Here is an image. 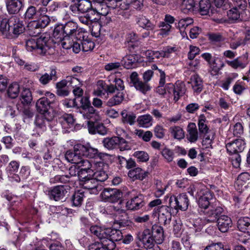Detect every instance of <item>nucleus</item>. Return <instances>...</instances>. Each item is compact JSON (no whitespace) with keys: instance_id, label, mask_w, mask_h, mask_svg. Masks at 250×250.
<instances>
[{"instance_id":"obj_43","label":"nucleus","mask_w":250,"mask_h":250,"mask_svg":"<svg viewBox=\"0 0 250 250\" xmlns=\"http://www.w3.org/2000/svg\"><path fill=\"white\" fill-rule=\"evenodd\" d=\"M181 2V10L184 13L192 12L195 7L194 0H178Z\"/></svg>"},{"instance_id":"obj_28","label":"nucleus","mask_w":250,"mask_h":250,"mask_svg":"<svg viewBox=\"0 0 250 250\" xmlns=\"http://www.w3.org/2000/svg\"><path fill=\"white\" fill-rule=\"evenodd\" d=\"M85 36L84 34L83 35V38H81L80 40L77 39L75 40L74 43H79L80 45V50L75 53H78L81 50L84 52H87L90 50H92L94 47V43L93 42L84 39Z\"/></svg>"},{"instance_id":"obj_17","label":"nucleus","mask_w":250,"mask_h":250,"mask_svg":"<svg viewBox=\"0 0 250 250\" xmlns=\"http://www.w3.org/2000/svg\"><path fill=\"white\" fill-rule=\"evenodd\" d=\"M213 194L209 190H207L199 198L198 205L200 208L207 209L210 206L214 205Z\"/></svg>"},{"instance_id":"obj_50","label":"nucleus","mask_w":250,"mask_h":250,"mask_svg":"<svg viewBox=\"0 0 250 250\" xmlns=\"http://www.w3.org/2000/svg\"><path fill=\"white\" fill-rule=\"evenodd\" d=\"M64 35L65 34L63 33L62 29V24L58 25L55 26L53 31V36L57 40L56 42H60L62 45V41L63 40Z\"/></svg>"},{"instance_id":"obj_29","label":"nucleus","mask_w":250,"mask_h":250,"mask_svg":"<svg viewBox=\"0 0 250 250\" xmlns=\"http://www.w3.org/2000/svg\"><path fill=\"white\" fill-rule=\"evenodd\" d=\"M148 172L146 171L140 167H137L130 170L128 172V176L129 177L135 180H144L146 177L147 176Z\"/></svg>"},{"instance_id":"obj_5","label":"nucleus","mask_w":250,"mask_h":250,"mask_svg":"<svg viewBox=\"0 0 250 250\" xmlns=\"http://www.w3.org/2000/svg\"><path fill=\"white\" fill-rule=\"evenodd\" d=\"M103 146L109 150H112L118 147L120 150L123 151L129 149L126 141L123 138L117 136L107 137L102 141Z\"/></svg>"},{"instance_id":"obj_39","label":"nucleus","mask_w":250,"mask_h":250,"mask_svg":"<svg viewBox=\"0 0 250 250\" xmlns=\"http://www.w3.org/2000/svg\"><path fill=\"white\" fill-rule=\"evenodd\" d=\"M237 228L244 232H250V218L249 217L240 218L237 221Z\"/></svg>"},{"instance_id":"obj_46","label":"nucleus","mask_w":250,"mask_h":250,"mask_svg":"<svg viewBox=\"0 0 250 250\" xmlns=\"http://www.w3.org/2000/svg\"><path fill=\"white\" fill-rule=\"evenodd\" d=\"M84 197L83 191L79 190L75 192L71 198L73 206L75 207L81 206L83 201Z\"/></svg>"},{"instance_id":"obj_25","label":"nucleus","mask_w":250,"mask_h":250,"mask_svg":"<svg viewBox=\"0 0 250 250\" xmlns=\"http://www.w3.org/2000/svg\"><path fill=\"white\" fill-rule=\"evenodd\" d=\"M188 83L191 84L194 92L199 93L202 91L203 81L199 75L195 74L192 75Z\"/></svg>"},{"instance_id":"obj_27","label":"nucleus","mask_w":250,"mask_h":250,"mask_svg":"<svg viewBox=\"0 0 250 250\" xmlns=\"http://www.w3.org/2000/svg\"><path fill=\"white\" fill-rule=\"evenodd\" d=\"M105 233L104 238L113 242L121 241L123 239V234L119 229L107 228Z\"/></svg>"},{"instance_id":"obj_42","label":"nucleus","mask_w":250,"mask_h":250,"mask_svg":"<svg viewBox=\"0 0 250 250\" xmlns=\"http://www.w3.org/2000/svg\"><path fill=\"white\" fill-rule=\"evenodd\" d=\"M33 97L31 91L28 88H24L22 91L21 97L20 101L23 105H28L32 102Z\"/></svg>"},{"instance_id":"obj_36","label":"nucleus","mask_w":250,"mask_h":250,"mask_svg":"<svg viewBox=\"0 0 250 250\" xmlns=\"http://www.w3.org/2000/svg\"><path fill=\"white\" fill-rule=\"evenodd\" d=\"M137 23L139 26L147 30H152L155 27V25L154 23L143 15H140L137 18Z\"/></svg>"},{"instance_id":"obj_40","label":"nucleus","mask_w":250,"mask_h":250,"mask_svg":"<svg viewBox=\"0 0 250 250\" xmlns=\"http://www.w3.org/2000/svg\"><path fill=\"white\" fill-rule=\"evenodd\" d=\"M122 121L124 124H128L130 125H132L134 124L136 116L135 115L131 112H128L126 110H123L121 113Z\"/></svg>"},{"instance_id":"obj_30","label":"nucleus","mask_w":250,"mask_h":250,"mask_svg":"<svg viewBox=\"0 0 250 250\" xmlns=\"http://www.w3.org/2000/svg\"><path fill=\"white\" fill-rule=\"evenodd\" d=\"M245 10L240 9L238 6H235L227 12L228 18L229 20L234 21H242L243 14Z\"/></svg>"},{"instance_id":"obj_1","label":"nucleus","mask_w":250,"mask_h":250,"mask_svg":"<svg viewBox=\"0 0 250 250\" xmlns=\"http://www.w3.org/2000/svg\"><path fill=\"white\" fill-rule=\"evenodd\" d=\"M63 33L65 34L62 41V47L65 49H72L73 52H77L80 50L79 43H74L75 40H80L83 38L84 33L78 29L77 24L73 21H69L65 24H62Z\"/></svg>"},{"instance_id":"obj_23","label":"nucleus","mask_w":250,"mask_h":250,"mask_svg":"<svg viewBox=\"0 0 250 250\" xmlns=\"http://www.w3.org/2000/svg\"><path fill=\"white\" fill-rule=\"evenodd\" d=\"M248 56L246 55L239 57L233 61L227 60L226 63L234 69H244L248 64Z\"/></svg>"},{"instance_id":"obj_10","label":"nucleus","mask_w":250,"mask_h":250,"mask_svg":"<svg viewBox=\"0 0 250 250\" xmlns=\"http://www.w3.org/2000/svg\"><path fill=\"white\" fill-rule=\"evenodd\" d=\"M71 2L69 9L75 14L85 13L92 7L89 0H71Z\"/></svg>"},{"instance_id":"obj_24","label":"nucleus","mask_w":250,"mask_h":250,"mask_svg":"<svg viewBox=\"0 0 250 250\" xmlns=\"http://www.w3.org/2000/svg\"><path fill=\"white\" fill-rule=\"evenodd\" d=\"M6 8L10 14H17L23 6L22 0H6Z\"/></svg>"},{"instance_id":"obj_11","label":"nucleus","mask_w":250,"mask_h":250,"mask_svg":"<svg viewBox=\"0 0 250 250\" xmlns=\"http://www.w3.org/2000/svg\"><path fill=\"white\" fill-rule=\"evenodd\" d=\"M129 78L131 85L143 94H146L151 89V86L148 83L140 80L136 72H132L130 75Z\"/></svg>"},{"instance_id":"obj_63","label":"nucleus","mask_w":250,"mask_h":250,"mask_svg":"<svg viewBox=\"0 0 250 250\" xmlns=\"http://www.w3.org/2000/svg\"><path fill=\"white\" fill-rule=\"evenodd\" d=\"M77 166L80 169L88 171H93L92 169V165L89 161L83 158L82 161L80 162V164H78Z\"/></svg>"},{"instance_id":"obj_18","label":"nucleus","mask_w":250,"mask_h":250,"mask_svg":"<svg viewBox=\"0 0 250 250\" xmlns=\"http://www.w3.org/2000/svg\"><path fill=\"white\" fill-rule=\"evenodd\" d=\"M145 206V202L143 195L139 194L132 198L125 203V207L127 210H136L141 208Z\"/></svg>"},{"instance_id":"obj_45","label":"nucleus","mask_w":250,"mask_h":250,"mask_svg":"<svg viewBox=\"0 0 250 250\" xmlns=\"http://www.w3.org/2000/svg\"><path fill=\"white\" fill-rule=\"evenodd\" d=\"M136 59L133 55H126L123 57L121 61V66L123 65L126 69H130L134 67Z\"/></svg>"},{"instance_id":"obj_62","label":"nucleus","mask_w":250,"mask_h":250,"mask_svg":"<svg viewBox=\"0 0 250 250\" xmlns=\"http://www.w3.org/2000/svg\"><path fill=\"white\" fill-rule=\"evenodd\" d=\"M171 208L170 206H162L157 209L158 214L162 216L163 215L169 218H171Z\"/></svg>"},{"instance_id":"obj_15","label":"nucleus","mask_w":250,"mask_h":250,"mask_svg":"<svg viewBox=\"0 0 250 250\" xmlns=\"http://www.w3.org/2000/svg\"><path fill=\"white\" fill-rule=\"evenodd\" d=\"M67 191L64 186L60 185L53 187L48 192V195L51 200L55 201H62L65 199Z\"/></svg>"},{"instance_id":"obj_16","label":"nucleus","mask_w":250,"mask_h":250,"mask_svg":"<svg viewBox=\"0 0 250 250\" xmlns=\"http://www.w3.org/2000/svg\"><path fill=\"white\" fill-rule=\"evenodd\" d=\"M226 147L228 152L230 154L239 153L244 150L245 147V143L243 140L237 139L234 141L227 143L226 145Z\"/></svg>"},{"instance_id":"obj_7","label":"nucleus","mask_w":250,"mask_h":250,"mask_svg":"<svg viewBox=\"0 0 250 250\" xmlns=\"http://www.w3.org/2000/svg\"><path fill=\"white\" fill-rule=\"evenodd\" d=\"M50 22L49 17L46 15L42 16L38 21H34L30 22L28 25L30 34L36 36L40 33V28L46 27Z\"/></svg>"},{"instance_id":"obj_54","label":"nucleus","mask_w":250,"mask_h":250,"mask_svg":"<svg viewBox=\"0 0 250 250\" xmlns=\"http://www.w3.org/2000/svg\"><path fill=\"white\" fill-rule=\"evenodd\" d=\"M92 177L93 179H95L97 182H102L107 179L108 175L106 172L104 170H98L94 172V170H93Z\"/></svg>"},{"instance_id":"obj_32","label":"nucleus","mask_w":250,"mask_h":250,"mask_svg":"<svg viewBox=\"0 0 250 250\" xmlns=\"http://www.w3.org/2000/svg\"><path fill=\"white\" fill-rule=\"evenodd\" d=\"M80 145V149L81 150L83 156H85L90 158H93L98 156V150L88 145Z\"/></svg>"},{"instance_id":"obj_26","label":"nucleus","mask_w":250,"mask_h":250,"mask_svg":"<svg viewBox=\"0 0 250 250\" xmlns=\"http://www.w3.org/2000/svg\"><path fill=\"white\" fill-rule=\"evenodd\" d=\"M250 180V175L248 172L241 173L235 183V187L237 190H243L246 188L247 184Z\"/></svg>"},{"instance_id":"obj_20","label":"nucleus","mask_w":250,"mask_h":250,"mask_svg":"<svg viewBox=\"0 0 250 250\" xmlns=\"http://www.w3.org/2000/svg\"><path fill=\"white\" fill-rule=\"evenodd\" d=\"M218 229L222 232H227L232 227V222L231 218L227 215H221L216 221Z\"/></svg>"},{"instance_id":"obj_44","label":"nucleus","mask_w":250,"mask_h":250,"mask_svg":"<svg viewBox=\"0 0 250 250\" xmlns=\"http://www.w3.org/2000/svg\"><path fill=\"white\" fill-rule=\"evenodd\" d=\"M159 73L160 77L159 85L157 87L156 92L160 95H164L167 93V84L166 85L165 87H164V85L166 82L165 73L164 71L162 70H159Z\"/></svg>"},{"instance_id":"obj_55","label":"nucleus","mask_w":250,"mask_h":250,"mask_svg":"<svg viewBox=\"0 0 250 250\" xmlns=\"http://www.w3.org/2000/svg\"><path fill=\"white\" fill-rule=\"evenodd\" d=\"M169 129L172 135L175 139L180 140L184 138L185 136L184 132L180 126H172Z\"/></svg>"},{"instance_id":"obj_6","label":"nucleus","mask_w":250,"mask_h":250,"mask_svg":"<svg viewBox=\"0 0 250 250\" xmlns=\"http://www.w3.org/2000/svg\"><path fill=\"white\" fill-rule=\"evenodd\" d=\"M167 93L172 95L173 100L175 102L178 101L180 98L183 96L186 92L185 84L182 82L177 81L174 84L171 83L167 84Z\"/></svg>"},{"instance_id":"obj_57","label":"nucleus","mask_w":250,"mask_h":250,"mask_svg":"<svg viewBox=\"0 0 250 250\" xmlns=\"http://www.w3.org/2000/svg\"><path fill=\"white\" fill-rule=\"evenodd\" d=\"M123 196L122 192L117 188H113L110 196L108 198L107 202L115 203L118 202Z\"/></svg>"},{"instance_id":"obj_37","label":"nucleus","mask_w":250,"mask_h":250,"mask_svg":"<svg viewBox=\"0 0 250 250\" xmlns=\"http://www.w3.org/2000/svg\"><path fill=\"white\" fill-rule=\"evenodd\" d=\"M59 121L62 127L68 128L73 125L74 119L71 114L64 113L59 118Z\"/></svg>"},{"instance_id":"obj_33","label":"nucleus","mask_w":250,"mask_h":250,"mask_svg":"<svg viewBox=\"0 0 250 250\" xmlns=\"http://www.w3.org/2000/svg\"><path fill=\"white\" fill-rule=\"evenodd\" d=\"M199 12L202 15H210L214 13L211 9V4L209 0H201L199 3Z\"/></svg>"},{"instance_id":"obj_38","label":"nucleus","mask_w":250,"mask_h":250,"mask_svg":"<svg viewBox=\"0 0 250 250\" xmlns=\"http://www.w3.org/2000/svg\"><path fill=\"white\" fill-rule=\"evenodd\" d=\"M56 73L57 72L55 69H52L49 74L45 73L42 75L39 79V81L42 85H46L51 80H53L54 81L57 80L58 78L57 77Z\"/></svg>"},{"instance_id":"obj_34","label":"nucleus","mask_w":250,"mask_h":250,"mask_svg":"<svg viewBox=\"0 0 250 250\" xmlns=\"http://www.w3.org/2000/svg\"><path fill=\"white\" fill-rule=\"evenodd\" d=\"M198 138V133L196 126L194 123H190L188 126L187 139L191 143L197 141Z\"/></svg>"},{"instance_id":"obj_31","label":"nucleus","mask_w":250,"mask_h":250,"mask_svg":"<svg viewBox=\"0 0 250 250\" xmlns=\"http://www.w3.org/2000/svg\"><path fill=\"white\" fill-rule=\"evenodd\" d=\"M151 234L155 238L157 244H161L164 240V230L162 227L153 225L152 227Z\"/></svg>"},{"instance_id":"obj_22","label":"nucleus","mask_w":250,"mask_h":250,"mask_svg":"<svg viewBox=\"0 0 250 250\" xmlns=\"http://www.w3.org/2000/svg\"><path fill=\"white\" fill-rule=\"evenodd\" d=\"M84 188L90 190V193L97 194L102 189L101 185H99L95 179L92 177L85 180L83 183Z\"/></svg>"},{"instance_id":"obj_21","label":"nucleus","mask_w":250,"mask_h":250,"mask_svg":"<svg viewBox=\"0 0 250 250\" xmlns=\"http://www.w3.org/2000/svg\"><path fill=\"white\" fill-rule=\"evenodd\" d=\"M53 119L52 114H40L36 116L34 124L36 128L44 130L46 128V123Z\"/></svg>"},{"instance_id":"obj_2","label":"nucleus","mask_w":250,"mask_h":250,"mask_svg":"<svg viewBox=\"0 0 250 250\" xmlns=\"http://www.w3.org/2000/svg\"><path fill=\"white\" fill-rule=\"evenodd\" d=\"M51 43L48 37L41 36L37 39L31 38L27 40L25 46L29 51L35 50L38 54L46 55L51 53Z\"/></svg>"},{"instance_id":"obj_13","label":"nucleus","mask_w":250,"mask_h":250,"mask_svg":"<svg viewBox=\"0 0 250 250\" xmlns=\"http://www.w3.org/2000/svg\"><path fill=\"white\" fill-rule=\"evenodd\" d=\"M123 204L122 201H120L117 206H112L113 209L117 212L115 216V221L121 227H125L128 225V216L123 208L122 205Z\"/></svg>"},{"instance_id":"obj_4","label":"nucleus","mask_w":250,"mask_h":250,"mask_svg":"<svg viewBox=\"0 0 250 250\" xmlns=\"http://www.w3.org/2000/svg\"><path fill=\"white\" fill-rule=\"evenodd\" d=\"M80 101V112L84 119H93L94 121H100L101 120L99 112L91 105L88 97H83Z\"/></svg>"},{"instance_id":"obj_60","label":"nucleus","mask_w":250,"mask_h":250,"mask_svg":"<svg viewBox=\"0 0 250 250\" xmlns=\"http://www.w3.org/2000/svg\"><path fill=\"white\" fill-rule=\"evenodd\" d=\"M161 154L168 163L172 162L174 157L173 151L167 147H165L162 150Z\"/></svg>"},{"instance_id":"obj_14","label":"nucleus","mask_w":250,"mask_h":250,"mask_svg":"<svg viewBox=\"0 0 250 250\" xmlns=\"http://www.w3.org/2000/svg\"><path fill=\"white\" fill-rule=\"evenodd\" d=\"M80 145L77 144L74 146L73 150H68L66 152L65 154V158L67 161L70 163L75 164L76 165L80 164L82 161V153L81 150L80 149Z\"/></svg>"},{"instance_id":"obj_61","label":"nucleus","mask_w":250,"mask_h":250,"mask_svg":"<svg viewBox=\"0 0 250 250\" xmlns=\"http://www.w3.org/2000/svg\"><path fill=\"white\" fill-rule=\"evenodd\" d=\"M105 83L103 81L98 82V87L94 91V94L97 96L102 97L105 94Z\"/></svg>"},{"instance_id":"obj_59","label":"nucleus","mask_w":250,"mask_h":250,"mask_svg":"<svg viewBox=\"0 0 250 250\" xmlns=\"http://www.w3.org/2000/svg\"><path fill=\"white\" fill-rule=\"evenodd\" d=\"M136 134L145 142H148L152 137V133L150 131H144L143 130H136Z\"/></svg>"},{"instance_id":"obj_56","label":"nucleus","mask_w":250,"mask_h":250,"mask_svg":"<svg viewBox=\"0 0 250 250\" xmlns=\"http://www.w3.org/2000/svg\"><path fill=\"white\" fill-rule=\"evenodd\" d=\"M37 16V8L33 5L29 6L24 13V17L25 20H31L36 18Z\"/></svg>"},{"instance_id":"obj_64","label":"nucleus","mask_w":250,"mask_h":250,"mask_svg":"<svg viewBox=\"0 0 250 250\" xmlns=\"http://www.w3.org/2000/svg\"><path fill=\"white\" fill-rule=\"evenodd\" d=\"M67 80L68 82V87H71L74 88L78 86H82L83 84L77 78L71 76H67Z\"/></svg>"},{"instance_id":"obj_58","label":"nucleus","mask_w":250,"mask_h":250,"mask_svg":"<svg viewBox=\"0 0 250 250\" xmlns=\"http://www.w3.org/2000/svg\"><path fill=\"white\" fill-rule=\"evenodd\" d=\"M133 156L137 158L138 161L140 162H146L149 159L148 153L144 151H135Z\"/></svg>"},{"instance_id":"obj_35","label":"nucleus","mask_w":250,"mask_h":250,"mask_svg":"<svg viewBox=\"0 0 250 250\" xmlns=\"http://www.w3.org/2000/svg\"><path fill=\"white\" fill-rule=\"evenodd\" d=\"M125 99V93L123 91H118L115 95L110 98L106 102V105L113 106L121 104Z\"/></svg>"},{"instance_id":"obj_48","label":"nucleus","mask_w":250,"mask_h":250,"mask_svg":"<svg viewBox=\"0 0 250 250\" xmlns=\"http://www.w3.org/2000/svg\"><path fill=\"white\" fill-rule=\"evenodd\" d=\"M9 20L0 14V35H6L10 30Z\"/></svg>"},{"instance_id":"obj_3","label":"nucleus","mask_w":250,"mask_h":250,"mask_svg":"<svg viewBox=\"0 0 250 250\" xmlns=\"http://www.w3.org/2000/svg\"><path fill=\"white\" fill-rule=\"evenodd\" d=\"M56 104V96L50 92H46L44 96L37 101L36 106L40 114H51L48 110Z\"/></svg>"},{"instance_id":"obj_47","label":"nucleus","mask_w":250,"mask_h":250,"mask_svg":"<svg viewBox=\"0 0 250 250\" xmlns=\"http://www.w3.org/2000/svg\"><path fill=\"white\" fill-rule=\"evenodd\" d=\"M152 117L149 114L139 116L137 119L139 125L143 127H148L152 125Z\"/></svg>"},{"instance_id":"obj_19","label":"nucleus","mask_w":250,"mask_h":250,"mask_svg":"<svg viewBox=\"0 0 250 250\" xmlns=\"http://www.w3.org/2000/svg\"><path fill=\"white\" fill-rule=\"evenodd\" d=\"M88 120L87 124L89 132L90 134H95L97 133L102 135L106 134L107 130L103 124H99L97 122L98 121H94L93 119Z\"/></svg>"},{"instance_id":"obj_9","label":"nucleus","mask_w":250,"mask_h":250,"mask_svg":"<svg viewBox=\"0 0 250 250\" xmlns=\"http://www.w3.org/2000/svg\"><path fill=\"white\" fill-rule=\"evenodd\" d=\"M204 211L205 217L203 220L205 224L215 223L223 211L222 208L214 205Z\"/></svg>"},{"instance_id":"obj_41","label":"nucleus","mask_w":250,"mask_h":250,"mask_svg":"<svg viewBox=\"0 0 250 250\" xmlns=\"http://www.w3.org/2000/svg\"><path fill=\"white\" fill-rule=\"evenodd\" d=\"M9 21L13 24V33L15 35H18L23 32L24 27L19 19L16 17H13Z\"/></svg>"},{"instance_id":"obj_8","label":"nucleus","mask_w":250,"mask_h":250,"mask_svg":"<svg viewBox=\"0 0 250 250\" xmlns=\"http://www.w3.org/2000/svg\"><path fill=\"white\" fill-rule=\"evenodd\" d=\"M189 205L188 196L185 193H182L176 197H171L169 200V206L175 209L186 210Z\"/></svg>"},{"instance_id":"obj_12","label":"nucleus","mask_w":250,"mask_h":250,"mask_svg":"<svg viewBox=\"0 0 250 250\" xmlns=\"http://www.w3.org/2000/svg\"><path fill=\"white\" fill-rule=\"evenodd\" d=\"M138 240L142 242L145 248L150 249L152 248L156 243L155 238L151 234V231L149 229H145L142 232L137 233Z\"/></svg>"},{"instance_id":"obj_52","label":"nucleus","mask_w":250,"mask_h":250,"mask_svg":"<svg viewBox=\"0 0 250 250\" xmlns=\"http://www.w3.org/2000/svg\"><path fill=\"white\" fill-rule=\"evenodd\" d=\"M20 92V85L17 83L11 84L7 90V94L9 97L12 99L16 98Z\"/></svg>"},{"instance_id":"obj_49","label":"nucleus","mask_w":250,"mask_h":250,"mask_svg":"<svg viewBox=\"0 0 250 250\" xmlns=\"http://www.w3.org/2000/svg\"><path fill=\"white\" fill-rule=\"evenodd\" d=\"M207 121L204 115L201 114L198 119V128L200 133L206 134L208 131V127L206 124Z\"/></svg>"},{"instance_id":"obj_51","label":"nucleus","mask_w":250,"mask_h":250,"mask_svg":"<svg viewBox=\"0 0 250 250\" xmlns=\"http://www.w3.org/2000/svg\"><path fill=\"white\" fill-rule=\"evenodd\" d=\"M20 167V162L15 160L11 161L7 166L5 171L7 174L17 173Z\"/></svg>"},{"instance_id":"obj_53","label":"nucleus","mask_w":250,"mask_h":250,"mask_svg":"<svg viewBox=\"0 0 250 250\" xmlns=\"http://www.w3.org/2000/svg\"><path fill=\"white\" fill-rule=\"evenodd\" d=\"M90 231L91 233L98 237L100 241L104 239L105 229H103L98 226H93L90 228Z\"/></svg>"}]
</instances>
